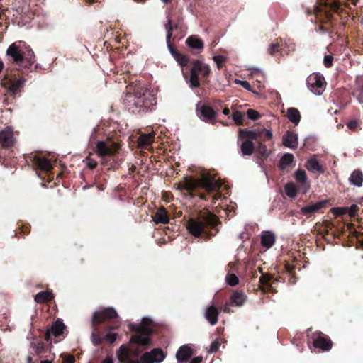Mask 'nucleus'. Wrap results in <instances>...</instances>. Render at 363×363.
<instances>
[{
	"instance_id": "dca6fc26",
	"label": "nucleus",
	"mask_w": 363,
	"mask_h": 363,
	"mask_svg": "<svg viewBox=\"0 0 363 363\" xmlns=\"http://www.w3.org/2000/svg\"><path fill=\"white\" fill-rule=\"evenodd\" d=\"M247 299L245 294L242 291H234L230 296V304L233 306L241 307Z\"/></svg>"
},
{
	"instance_id": "0eeeda50",
	"label": "nucleus",
	"mask_w": 363,
	"mask_h": 363,
	"mask_svg": "<svg viewBox=\"0 0 363 363\" xmlns=\"http://www.w3.org/2000/svg\"><path fill=\"white\" fill-rule=\"evenodd\" d=\"M165 354L160 348L145 352L140 359L141 363H161L165 359Z\"/></svg>"
},
{
	"instance_id": "6ab92c4d",
	"label": "nucleus",
	"mask_w": 363,
	"mask_h": 363,
	"mask_svg": "<svg viewBox=\"0 0 363 363\" xmlns=\"http://www.w3.org/2000/svg\"><path fill=\"white\" fill-rule=\"evenodd\" d=\"M6 53L8 55L12 57L13 60L17 63H20L24 60L23 53L20 50L16 44L11 45L8 48Z\"/></svg>"
},
{
	"instance_id": "1a4fd4ad",
	"label": "nucleus",
	"mask_w": 363,
	"mask_h": 363,
	"mask_svg": "<svg viewBox=\"0 0 363 363\" xmlns=\"http://www.w3.org/2000/svg\"><path fill=\"white\" fill-rule=\"evenodd\" d=\"M14 143V137L13 129L11 127H6L0 131V144L4 147H9Z\"/></svg>"
},
{
	"instance_id": "49530a36",
	"label": "nucleus",
	"mask_w": 363,
	"mask_h": 363,
	"mask_svg": "<svg viewBox=\"0 0 363 363\" xmlns=\"http://www.w3.org/2000/svg\"><path fill=\"white\" fill-rule=\"evenodd\" d=\"M118 337V334L116 333H108L104 336V339L109 343H113Z\"/></svg>"
},
{
	"instance_id": "e2e57ef3",
	"label": "nucleus",
	"mask_w": 363,
	"mask_h": 363,
	"mask_svg": "<svg viewBox=\"0 0 363 363\" xmlns=\"http://www.w3.org/2000/svg\"><path fill=\"white\" fill-rule=\"evenodd\" d=\"M62 363H74V359L72 356L67 357L63 359Z\"/></svg>"
},
{
	"instance_id": "4d7b16f0",
	"label": "nucleus",
	"mask_w": 363,
	"mask_h": 363,
	"mask_svg": "<svg viewBox=\"0 0 363 363\" xmlns=\"http://www.w3.org/2000/svg\"><path fill=\"white\" fill-rule=\"evenodd\" d=\"M91 342L94 345H98L101 342V338L95 333H91Z\"/></svg>"
},
{
	"instance_id": "aec40b11",
	"label": "nucleus",
	"mask_w": 363,
	"mask_h": 363,
	"mask_svg": "<svg viewBox=\"0 0 363 363\" xmlns=\"http://www.w3.org/2000/svg\"><path fill=\"white\" fill-rule=\"evenodd\" d=\"M65 329V325L62 323V321L57 320L55 321L52 327L50 330H48L46 333V340H48L49 339L50 333H52L54 336L57 337L63 333Z\"/></svg>"
},
{
	"instance_id": "4be33fe9",
	"label": "nucleus",
	"mask_w": 363,
	"mask_h": 363,
	"mask_svg": "<svg viewBox=\"0 0 363 363\" xmlns=\"http://www.w3.org/2000/svg\"><path fill=\"white\" fill-rule=\"evenodd\" d=\"M325 203L326 201H321L318 203L302 207L301 208V212L305 215L311 214L322 208Z\"/></svg>"
},
{
	"instance_id": "864d4df0",
	"label": "nucleus",
	"mask_w": 363,
	"mask_h": 363,
	"mask_svg": "<svg viewBox=\"0 0 363 363\" xmlns=\"http://www.w3.org/2000/svg\"><path fill=\"white\" fill-rule=\"evenodd\" d=\"M219 346H220L219 342L217 340H215L211 344L208 352L210 353L216 352L218 350Z\"/></svg>"
},
{
	"instance_id": "f704fd0d",
	"label": "nucleus",
	"mask_w": 363,
	"mask_h": 363,
	"mask_svg": "<svg viewBox=\"0 0 363 363\" xmlns=\"http://www.w3.org/2000/svg\"><path fill=\"white\" fill-rule=\"evenodd\" d=\"M284 190L286 194L290 198H294L297 194V188L295 184L292 183L286 184L284 186Z\"/></svg>"
},
{
	"instance_id": "de8ad7c7",
	"label": "nucleus",
	"mask_w": 363,
	"mask_h": 363,
	"mask_svg": "<svg viewBox=\"0 0 363 363\" xmlns=\"http://www.w3.org/2000/svg\"><path fill=\"white\" fill-rule=\"evenodd\" d=\"M23 55H24V60H27L30 65H32L33 63H34L35 55H34V52L31 50H28V53L23 54Z\"/></svg>"
},
{
	"instance_id": "c85d7f7f",
	"label": "nucleus",
	"mask_w": 363,
	"mask_h": 363,
	"mask_svg": "<svg viewBox=\"0 0 363 363\" xmlns=\"http://www.w3.org/2000/svg\"><path fill=\"white\" fill-rule=\"evenodd\" d=\"M306 167L312 172H318L319 173H323L324 172L318 161L314 158H311L307 161Z\"/></svg>"
},
{
	"instance_id": "39448f33",
	"label": "nucleus",
	"mask_w": 363,
	"mask_h": 363,
	"mask_svg": "<svg viewBox=\"0 0 363 363\" xmlns=\"http://www.w3.org/2000/svg\"><path fill=\"white\" fill-rule=\"evenodd\" d=\"M120 363H140L137 352L130 350L127 345H122L116 352Z\"/></svg>"
},
{
	"instance_id": "a211bd4d",
	"label": "nucleus",
	"mask_w": 363,
	"mask_h": 363,
	"mask_svg": "<svg viewBox=\"0 0 363 363\" xmlns=\"http://www.w3.org/2000/svg\"><path fill=\"white\" fill-rule=\"evenodd\" d=\"M199 117L203 121H210L216 116L214 110L208 105L201 106L199 110Z\"/></svg>"
},
{
	"instance_id": "bb28decb",
	"label": "nucleus",
	"mask_w": 363,
	"mask_h": 363,
	"mask_svg": "<svg viewBox=\"0 0 363 363\" xmlns=\"http://www.w3.org/2000/svg\"><path fill=\"white\" fill-rule=\"evenodd\" d=\"M154 138V132L141 135L138 140L139 146L140 147H146L153 142Z\"/></svg>"
},
{
	"instance_id": "bf43d9fd",
	"label": "nucleus",
	"mask_w": 363,
	"mask_h": 363,
	"mask_svg": "<svg viewBox=\"0 0 363 363\" xmlns=\"http://www.w3.org/2000/svg\"><path fill=\"white\" fill-rule=\"evenodd\" d=\"M347 127L350 130H356L359 127L357 121H351L347 123Z\"/></svg>"
},
{
	"instance_id": "b1692460",
	"label": "nucleus",
	"mask_w": 363,
	"mask_h": 363,
	"mask_svg": "<svg viewBox=\"0 0 363 363\" xmlns=\"http://www.w3.org/2000/svg\"><path fill=\"white\" fill-rule=\"evenodd\" d=\"M25 79L23 78L15 79L7 83L9 91L15 94L25 84Z\"/></svg>"
},
{
	"instance_id": "393cba45",
	"label": "nucleus",
	"mask_w": 363,
	"mask_h": 363,
	"mask_svg": "<svg viewBox=\"0 0 363 363\" xmlns=\"http://www.w3.org/2000/svg\"><path fill=\"white\" fill-rule=\"evenodd\" d=\"M350 184L357 187H361L363 183V174L359 170H354L349 178Z\"/></svg>"
},
{
	"instance_id": "8fccbe9b",
	"label": "nucleus",
	"mask_w": 363,
	"mask_h": 363,
	"mask_svg": "<svg viewBox=\"0 0 363 363\" xmlns=\"http://www.w3.org/2000/svg\"><path fill=\"white\" fill-rule=\"evenodd\" d=\"M205 220L208 224L211 225H215L217 222V218L213 214H208L206 216Z\"/></svg>"
},
{
	"instance_id": "4c0bfd02",
	"label": "nucleus",
	"mask_w": 363,
	"mask_h": 363,
	"mask_svg": "<svg viewBox=\"0 0 363 363\" xmlns=\"http://www.w3.org/2000/svg\"><path fill=\"white\" fill-rule=\"evenodd\" d=\"M202 63H203V61H201V60L194 61L193 66H192L190 73H191L193 74L199 75L201 69L202 68Z\"/></svg>"
},
{
	"instance_id": "2eb2a0df",
	"label": "nucleus",
	"mask_w": 363,
	"mask_h": 363,
	"mask_svg": "<svg viewBox=\"0 0 363 363\" xmlns=\"http://www.w3.org/2000/svg\"><path fill=\"white\" fill-rule=\"evenodd\" d=\"M193 354L191 347L188 345H184L179 347L176 354L177 359L179 362H186Z\"/></svg>"
},
{
	"instance_id": "3c124183",
	"label": "nucleus",
	"mask_w": 363,
	"mask_h": 363,
	"mask_svg": "<svg viewBox=\"0 0 363 363\" xmlns=\"http://www.w3.org/2000/svg\"><path fill=\"white\" fill-rule=\"evenodd\" d=\"M264 137L268 140H270L273 137V133L271 130L267 129H260V138Z\"/></svg>"
},
{
	"instance_id": "c03bdc74",
	"label": "nucleus",
	"mask_w": 363,
	"mask_h": 363,
	"mask_svg": "<svg viewBox=\"0 0 363 363\" xmlns=\"http://www.w3.org/2000/svg\"><path fill=\"white\" fill-rule=\"evenodd\" d=\"M225 59L226 58L223 55H215L213 57V60L218 69H220L223 67V62Z\"/></svg>"
},
{
	"instance_id": "ddd939ff",
	"label": "nucleus",
	"mask_w": 363,
	"mask_h": 363,
	"mask_svg": "<svg viewBox=\"0 0 363 363\" xmlns=\"http://www.w3.org/2000/svg\"><path fill=\"white\" fill-rule=\"evenodd\" d=\"M294 178L296 182L300 183L299 189L302 193L306 194L310 189V184L308 182L307 176L304 170L298 169L294 173Z\"/></svg>"
},
{
	"instance_id": "7c9ffc66",
	"label": "nucleus",
	"mask_w": 363,
	"mask_h": 363,
	"mask_svg": "<svg viewBox=\"0 0 363 363\" xmlns=\"http://www.w3.org/2000/svg\"><path fill=\"white\" fill-rule=\"evenodd\" d=\"M53 298L52 294L49 291H40L35 296V301L38 303H43Z\"/></svg>"
},
{
	"instance_id": "473e14b6",
	"label": "nucleus",
	"mask_w": 363,
	"mask_h": 363,
	"mask_svg": "<svg viewBox=\"0 0 363 363\" xmlns=\"http://www.w3.org/2000/svg\"><path fill=\"white\" fill-rule=\"evenodd\" d=\"M294 161V155L291 153L284 154L280 160V168L285 169L289 167Z\"/></svg>"
},
{
	"instance_id": "72a5a7b5",
	"label": "nucleus",
	"mask_w": 363,
	"mask_h": 363,
	"mask_svg": "<svg viewBox=\"0 0 363 363\" xmlns=\"http://www.w3.org/2000/svg\"><path fill=\"white\" fill-rule=\"evenodd\" d=\"M30 347H31L32 350L33 351V352L35 354L38 355L40 358L42 357L41 354L43 353H44L46 350L44 344L42 342H31Z\"/></svg>"
},
{
	"instance_id": "ea45409f",
	"label": "nucleus",
	"mask_w": 363,
	"mask_h": 363,
	"mask_svg": "<svg viewBox=\"0 0 363 363\" xmlns=\"http://www.w3.org/2000/svg\"><path fill=\"white\" fill-rule=\"evenodd\" d=\"M226 281L230 286H235L238 284L239 279L236 275L228 274L226 276Z\"/></svg>"
},
{
	"instance_id": "4468645a",
	"label": "nucleus",
	"mask_w": 363,
	"mask_h": 363,
	"mask_svg": "<svg viewBox=\"0 0 363 363\" xmlns=\"http://www.w3.org/2000/svg\"><path fill=\"white\" fill-rule=\"evenodd\" d=\"M276 236L274 233L270 230L263 231L261 234V244L267 248H271L275 243Z\"/></svg>"
},
{
	"instance_id": "774afa93",
	"label": "nucleus",
	"mask_w": 363,
	"mask_h": 363,
	"mask_svg": "<svg viewBox=\"0 0 363 363\" xmlns=\"http://www.w3.org/2000/svg\"><path fill=\"white\" fill-rule=\"evenodd\" d=\"M223 113L225 115H228L230 113V111L228 108H224L223 111Z\"/></svg>"
},
{
	"instance_id": "412c9836",
	"label": "nucleus",
	"mask_w": 363,
	"mask_h": 363,
	"mask_svg": "<svg viewBox=\"0 0 363 363\" xmlns=\"http://www.w3.org/2000/svg\"><path fill=\"white\" fill-rule=\"evenodd\" d=\"M218 311L213 306H211L206 308L205 313L206 319L210 323L211 325H214L218 322Z\"/></svg>"
},
{
	"instance_id": "13d9d810",
	"label": "nucleus",
	"mask_w": 363,
	"mask_h": 363,
	"mask_svg": "<svg viewBox=\"0 0 363 363\" xmlns=\"http://www.w3.org/2000/svg\"><path fill=\"white\" fill-rule=\"evenodd\" d=\"M333 60V55H325L323 60L324 65L325 67H329L332 65Z\"/></svg>"
},
{
	"instance_id": "f257e3e1",
	"label": "nucleus",
	"mask_w": 363,
	"mask_h": 363,
	"mask_svg": "<svg viewBox=\"0 0 363 363\" xmlns=\"http://www.w3.org/2000/svg\"><path fill=\"white\" fill-rule=\"evenodd\" d=\"M123 104L133 113L151 110L157 101L152 91H147L140 84H132L127 87Z\"/></svg>"
},
{
	"instance_id": "20e7f679",
	"label": "nucleus",
	"mask_w": 363,
	"mask_h": 363,
	"mask_svg": "<svg viewBox=\"0 0 363 363\" xmlns=\"http://www.w3.org/2000/svg\"><path fill=\"white\" fill-rule=\"evenodd\" d=\"M308 89L316 96L323 94L325 89V81L324 77L317 72L311 74L306 79Z\"/></svg>"
},
{
	"instance_id": "c756f323",
	"label": "nucleus",
	"mask_w": 363,
	"mask_h": 363,
	"mask_svg": "<svg viewBox=\"0 0 363 363\" xmlns=\"http://www.w3.org/2000/svg\"><path fill=\"white\" fill-rule=\"evenodd\" d=\"M240 148L243 155L250 156L253 153L255 145L250 140H245L242 142Z\"/></svg>"
},
{
	"instance_id": "9b49d317",
	"label": "nucleus",
	"mask_w": 363,
	"mask_h": 363,
	"mask_svg": "<svg viewBox=\"0 0 363 363\" xmlns=\"http://www.w3.org/2000/svg\"><path fill=\"white\" fill-rule=\"evenodd\" d=\"M313 345L315 347L320 348L323 351L329 350L332 347V342L324 334L320 333L314 338Z\"/></svg>"
},
{
	"instance_id": "79ce46f5",
	"label": "nucleus",
	"mask_w": 363,
	"mask_h": 363,
	"mask_svg": "<svg viewBox=\"0 0 363 363\" xmlns=\"http://www.w3.org/2000/svg\"><path fill=\"white\" fill-rule=\"evenodd\" d=\"M247 116L250 120L252 121L257 120L261 117L260 114L254 109H248L247 111Z\"/></svg>"
},
{
	"instance_id": "7ed1b4c3",
	"label": "nucleus",
	"mask_w": 363,
	"mask_h": 363,
	"mask_svg": "<svg viewBox=\"0 0 363 363\" xmlns=\"http://www.w3.org/2000/svg\"><path fill=\"white\" fill-rule=\"evenodd\" d=\"M152 324V321L149 318H143L141 322L138 324H129L130 330L139 333L133 335L130 339V342L141 346H145L150 343V338L149 337V335L152 333V330L149 328V326Z\"/></svg>"
},
{
	"instance_id": "f3484780",
	"label": "nucleus",
	"mask_w": 363,
	"mask_h": 363,
	"mask_svg": "<svg viewBox=\"0 0 363 363\" xmlns=\"http://www.w3.org/2000/svg\"><path fill=\"white\" fill-rule=\"evenodd\" d=\"M174 28H177V26H173L172 25V21L170 19H168L167 20V22L165 24V28L167 30V35H166V42H167V47L169 48V50L170 52V53L172 54V55L174 57H176L179 52H177L172 46L171 43H170V39H171V37H172V30Z\"/></svg>"
},
{
	"instance_id": "a19ab883",
	"label": "nucleus",
	"mask_w": 363,
	"mask_h": 363,
	"mask_svg": "<svg viewBox=\"0 0 363 363\" xmlns=\"http://www.w3.org/2000/svg\"><path fill=\"white\" fill-rule=\"evenodd\" d=\"M190 86L194 87H198L200 85L199 81V75L197 74H193L190 73Z\"/></svg>"
},
{
	"instance_id": "f03ea898",
	"label": "nucleus",
	"mask_w": 363,
	"mask_h": 363,
	"mask_svg": "<svg viewBox=\"0 0 363 363\" xmlns=\"http://www.w3.org/2000/svg\"><path fill=\"white\" fill-rule=\"evenodd\" d=\"M222 183L214 176L204 173L201 178H193L191 177L184 178L180 184V189H186L189 191H194L198 188H204L207 191H213L218 189Z\"/></svg>"
},
{
	"instance_id": "9d476101",
	"label": "nucleus",
	"mask_w": 363,
	"mask_h": 363,
	"mask_svg": "<svg viewBox=\"0 0 363 363\" xmlns=\"http://www.w3.org/2000/svg\"><path fill=\"white\" fill-rule=\"evenodd\" d=\"M282 142L285 147L295 150L298 145V134L289 130L283 135Z\"/></svg>"
},
{
	"instance_id": "a18cd8bd",
	"label": "nucleus",
	"mask_w": 363,
	"mask_h": 363,
	"mask_svg": "<svg viewBox=\"0 0 363 363\" xmlns=\"http://www.w3.org/2000/svg\"><path fill=\"white\" fill-rule=\"evenodd\" d=\"M347 212V208L346 207L334 208L332 209V213L336 216H340L346 214Z\"/></svg>"
},
{
	"instance_id": "cd10ccee",
	"label": "nucleus",
	"mask_w": 363,
	"mask_h": 363,
	"mask_svg": "<svg viewBox=\"0 0 363 363\" xmlns=\"http://www.w3.org/2000/svg\"><path fill=\"white\" fill-rule=\"evenodd\" d=\"M152 220L155 223H167L169 222V218L164 208H159L155 215L152 217Z\"/></svg>"
},
{
	"instance_id": "052dcab7",
	"label": "nucleus",
	"mask_w": 363,
	"mask_h": 363,
	"mask_svg": "<svg viewBox=\"0 0 363 363\" xmlns=\"http://www.w3.org/2000/svg\"><path fill=\"white\" fill-rule=\"evenodd\" d=\"M357 211V205L353 204L350 208H347V213H348L349 216H353L355 215Z\"/></svg>"
},
{
	"instance_id": "423d86ee",
	"label": "nucleus",
	"mask_w": 363,
	"mask_h": 363,
	"mask_svg": "<svg viewBox=\"0 0 363 363\" xmlns=\"http://www.w3.org/2000/svg\"><path fill=\"white\" fill-rule=\"evenodd\" d=\"M118 149V145L115 143L98 141L96 145L95 152L99 157L104 159L106 157L113 155Z\"/></svg>"
},
{
	"instance_id": "c9c22d12",
	"label": "nucleus",
	"mask_w": 363,
	"mask_h": 363,
	"mask_svg": "<svg viewBox=\"0 0 363 363\" xmlns=\"http://www.w3.org/2000/svg\"><path fill=\"white\" fill-rule=\"evenodd\" d=\"M38 167L48 171L52 168V164L50 163V161L45 158H38L36 161Z\"/></svg>"
},
{
	"instance_id": "2f4dec72",
	"label": "nucleus",
	"mask_w": 363,
	"mask_h": 363,
	"mask_svg": "<svg viewBox=\"0 0 363 363\" xmlns=\"http://www.w3.org/2000/svg\"><path fill=\"white\" fill-rule=\"evenodd\" d=\"M240 135L248 138L247 140H256L260 138V129H255L252 130H241Z\"/></svg>"
},
{
	"instance_id": "37998d69",
	"label": "nucleus",
	"mask_w": 363,
	"mask_h": 363,
	"mask_svg": "<svg viewBox=\"0 0 363 363\" xmlns=\"http://www.w3.org/2000/svg\"><path fill=\"white\" fill-rule=\"evenodd\" d=\"M174 58L181 66H185L188 64V58L182 54L179 53Z\"/></svg>"
},
{
	"instance_id": "603ef678",
	"label": "nucleus",
	"mask_w": 363,
	"mask_h": 363,
	"mask_svg": "<svg viewBox=\"0 0 363 363\" xmlns=\"http://www.w3.org/2000/svg\"><path fill=\"white\" fill-rule=\"evenodd\" d=\"M211 72V69H210V67L208 64H206L203 62L202 63V68L201 69V72L200 73L203 76V77H207Z\"/></svg>"
},
{
	"instance_id": "680f3d73",
	"label": "nucleus",
	"mask_w": 363,
	"mask_h": 363,
	"mask_svg": "<svg viewBox=\"0 0 363 363\" xmlns=\"http://www.w3.org/2000/svg\"><path fill=\"white\" fill-rule=\"evenodd\" d=\"M231 306H233L230 304V302L227 303L223 307V311L226 313H230L231 312V310H230Z\"/></svg>"
},
{
	"instance_id": "e433bc0d",
	"label": "nucleus",
	"mask_w": 363,
	"mask_h": 363,
	"mask_svg": "<svg viewBox=\"0 0 363 363\" xmlns=\"http://www.w3.org/2000/svg\"><path fill=\"white\" fill-rule=\"evenodd\" d=\"M257 151L259 157L267 158L269 155L266 145L261 143L257 145Z\"/></svg>"
},
{
	"instance_id": "6e6d98bb",
	"label": "nucleus",
	"mask_w": 363,
	"mask_h": 363,
	"mask_svg": "<svg viewBox=\"0 0 363 363\" xmlns=\"http://www.w3.org/2000/svg\"><path fill=\"white\" fill-rule=\"evenodd\" d=\"M235 82L238 84L241 85L245 89L250 90L251 85L248 82L245 80L235 79Z\"/></svg>"
},
{
	"instance_id": "338daca9",
	"label": "nucleus",
	"mask_w": 363,
	"mask_h": 363,
	"mask_svg": "<svg viewBox=\"0 0 363 363\" xmlns=\"http://www.w3.org/2000/svg\"><path fill=\"white\" fill-rule=\"evenodd\" d=\"M26 362L27 363H33L32 357L30 356H28L26 358Z\"/></svg>"
},
{
	"instance_id": "09e8293b",
	"label": "nucleus",
	"mask_w": 363,
	"mask_h": 363,
	"mask_svg": "<svg viewBox=\"0 0 363 363\" xmlns=\"http://www.w3.org/2000/svg\"><path fill=\"white\" fill-rule=\"evenodd\" d=\"M279 46L280 45L278 43H272L267 50V52L269 55H274V53L278 52Z\"/></svg>"
},
{
	"instance_id": "5fc2aeb1",
	"label": "nucleus",
	"mask_w": 363,
	"mask_h": 363,
	"mask_svg": "<svg viewBox=\"0 0 363 363\" xmlns=\"http://www.w3.org/2000/svg\"><path fill=\"white\" fill-rule=\"evenodd\" d=\"M84 162L86 163V166L89 167L90 169L95 168L97 164L95 160L90 157H86L84 160Z\"/></svg>"
},
{
	"instance_id": "a878e982",
	"label": "nucleus",
	"mask_w": 363,
	"mask_h": 363,
	"mask_svg": "<svg viewBox=\"0 0 363 363\" xmlns=\"http://www.w3.org/2000/svg\"><path fill=\"white\" fill-rule=\"evenodd\" d=\"M286 116L288 119L297 125L301 121V114L298 110L296 108H289L287 109Z\"/></svg>"
},
{
	"instance_id": "0e129e2a",
	"label": "nucleus",
	"mask_w": 363,
	"mask_h": 363,
	"mask_svg": "<svg viewBox=\"0 0 363 363\" xmlns=\"http://www.w3.org/2000/svg\"><path fill=\"white\" fill-rule=\"evenodd\" d=\"M203 359L202 357H196L194 358L190 363H201Z\"/></svg>"
},
{
	"instance_id": "58836bf2",
	"label": "nucleus",
	"mask_w": 363,
	"mask_h": 363,
	"mask_svg": "<svg viewBox=\"0 0 363 363\" xmlns=\"http://www.w3.org/2000/svg\"><path fill=\"white\" fill-rule=\"evenodd\" d=\"M233 119L236 124L241 125L243 123L244 116L240 111H236L233 113Z\"/></svg>"
},
{
	"instance_id": "f8f14e48",
	"label": "nucleus",
	"mask_w": 363,
	"mask_h": 363,
	"mask_svg": "<svg viewBox=\"0 0 363 363\" xmlns=\"http://www.w3.org/2000/svg\"><path fill=\"white\" fill-rule=\"evenodd\" d=\"M204 228L203 221L198 218H191L188 221L187 228L189 231L195 237L200 235Z\"/></svg>"
},
{
	"instance_id": "6e6552de",
	"label": "nucleus",
	"mask_w": 363,
	"mask_h": 363,
	"mask_svg": "<svg viewBox=\"0 0 363 363\" xmlns=\"http://www.w3.org/2000/svg\"><path fill=\"white\" fill-rule=\"evenodd\" d=\"M116 316L117 312L115 308L108 307L94 312L92 315V321L94 323H99L105 320L111 319Z\"/></svg>"
},
{
	"instance_id": "5701e85b",
	"label": "nucleus",
	"mask_w": 363,
	"mask_h": 363,
	"mask_svg": "<svg viewBox=\"0 0 363 363\" xmlns=\"http://www.w3.org/2000/svg\"><path fill=\"white\" fill-rule=\"evenodd\" d=\"M186 43L189 48L192 49L202 50L203 48V41L196 35H191L188 37L186 40Z\"/></svg>"
},
{
	"instance_id": "69168bd1",
	"label": "nucleus",
	"mask_w": 363,
	"mask_h": 363,
	"mask_svg": "<svg viewBox=\"0 0 363 363\" xmlns=\"http://www.w3.org/2000/svg\"><path fill=\"white\" fill-rule=\"evenodd\" d=\"M102 363H113V359L111 357H107Z\"/></svg>"
}]
</instances>
